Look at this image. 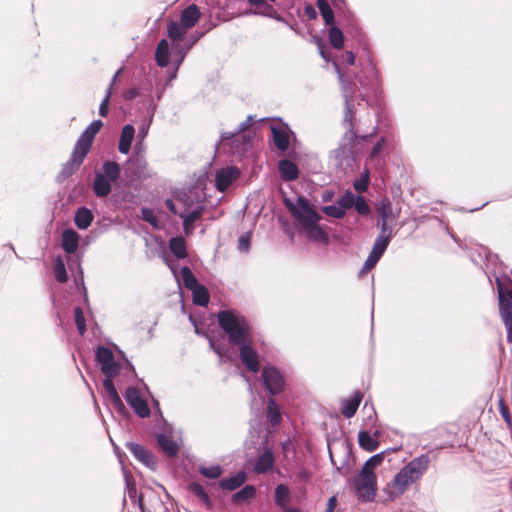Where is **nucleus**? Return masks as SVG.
Listing matches in <instances>:
<instances>
[{"mask_svg":"<svg viewBox=\"0 0 512 512\" xmlns=\"http://www.w3.org/2000/svg\"><path fill=\"white\" fill-rule=\"evenodd\" d=\"M217 320L229 341L239 346V355L243 365L253 373L259 372L260 361L257 352L251 345L250 324L247 319L234 311L224 310L217 314Z\"/></svg>","mask_w":512,"mask_h":512,"instance_id":"f257e3e1","label":"nucleus"},{"mask_svg":"<svg viewBox=\"0 0 512 512\" xmlns=\"http://www.w3.org/2000/svg\"><path fill=\"white\" fill-rule=\"evenodd\" d=\"M342 125L346 128V131L337 148L331 151L330 158L338 170L346 173L348 170H352L356 163L354 143L358 135L354 129V120L344 122L343 119Z\"/></svg>","mask_w":512,"mask_h":512,"instance_id":"f03ea898","label":"nucleus"},{"mask_svg":"<svg viewBox=\"0 0 512 512\" xmlns=\"http://www.w3.org/2000/svg\"><path fill=\"white\" fill-rule=\"evenodd\" d=\"M355 495L360 502H371L375 499L377 482L371 468L362 467L360 475L353 480Z\"/></svg>","mask_w":512,"mask_h":512,"instance_id":"7ed1b4c3","label":"nucleus"},{"mask_svg":"<svg viewBox=\"0 0 512 512\" xmlns=\"http://www.w3.org/2000/svg\"><path fill=\"white\" fill-rule=\"evenodd\" d=\"M284 204L303 227L316 224L321 219L320 215L310 206L309 202L301 196L297 198L295 203L289 199H285Z\"/></svg>","mask_w":512,"mask_h":512,"instance_id":"20e7f679","label":"nucleus"},{"mask_svg":"<svg viewBox=\"0 0 512 512\" xmlns=\"http://www.w3.org/2000/svg\"><path fill=\"white\" fill-rule=\"evenodd\" d=\"M184 286L192 292L193 303L199 306H207L209 303L208 289L199 284L198 280L188 266H184L180 271Z\"/></svg>","mask_w":512,"mask_h":512,"instance_id":"39448f33","label":"nucleus"},{"mask_svg":"<svg viewBox=\"0 0 512 512\" xmlns=\"http://www.w3.org/2000/svg\"><path fill=\"white\" fill-rule=\"evenodd\" d=\"M337 71L339 81L341 83L342 94L345 102V111H344V122H349L350 120H354L353 108H354V93H355V84L351 80L344 79V75L342 74L339 66L337 64L334 65Z\"/></svg>","mask_w":512,"mask_h":512,"instance_id":"423d86ee","label":"nucleus"},{"mask_svg":"<svg viewBox=\"0 0 512 512\" xmlns=\"http://www.w3.org/2000/svg\"><path fill=\"white\" fill-rule=\"evenodd\" d=\"M263 385L271 395L279 394L284 388V378L280 371L273 366H266L262 370Z\"/></svg>","mask_w":512,"mask_h":512,"instance_id":"0eeeda50","label":"nucleus"},{"mask_svg":"<svg viewBox=\"0 0 512 512\" xmlns=\"http://www.w3.org/2000/svg\"><path fill=\"white\" fill-rule=\"evenodd\" d=\"M414 482L410 479L406 471L401 470L394 476L389 485L384 489V493L389 500H394L402 495Z\"/></svg>","mask_w":512,"mask_h":512,"instance_id":"6e6552de","label":"nucleus"},{"mask_svg":"<svg viewBox=\"0 0 512 512\" xmlns=\"http://www.w3.org/2000/svg\"><path fill=\"white\" fill-rule=\"evenodd\" d=\"M96 359L105 376H116L119 373L120 365L115 361L110 348L99 346L96 350Z\"/></svg>","mask_w":512,"mask_h":512,"instance_id":"1a4fd4ad","label":"nucleus"},{"mask_svg":"<svg viewBox=\"0 0 512 512\" xmlns=\"http://www.w3.org/2000/svg\"><path fill=\"white\" fill-rule=\"evenodd\" d=\"M124 398L139 417L145 418L150 415V408L147 402L141 397L137 388L132 386L128 387L125 391Z\"/></svg>","mask_w":512,"mask_h":512,"instance_id":"9d476101","label":"nucleus"},{"mask_svg":"<svg viewBox=\"0 0 512 512\" xmlns=\"http://www.w3.org/2000/svg\"><path fill=\"white\" fill-rule=\"evenodd\" d=\"M429 463V457L425 454H422L412 459L403 467V469L406 471L410 479L415 483L425 474L429 467Z\"/></svg>","mask_w":512,"mask_h":512,"instance_id":"9b49d317","label":"nucleus"},{"mask_svg":"<svg viewBox=\"0 0 512 512\" xmlns=\"http://www.w3.org/2000/svg\"><path fill=\"white\" fill-rule=\"evenodd\" d=\"M231 141L230 146L233 153H245L252 145L251 138L235 132H224L221 134V142Z\"/></svg>","mask_w":512,"mask_h":512,"instance_id":"f8f14e48","label":"nucleus"},{"mask_svg":"<svg viewBox=\"0 0 512 512\" xmlns=\"http://www.w3.org/2000/svg\"><path fill=\"white\" fill-rule=\"evenodd\" d=\"M239 171L233 167H227L216 173V187L220 192H224L234 180L237 179Z\"/></svg>","mask_w":512,"mask_h":512,"instance_id":"ddd939ff","label":"nucleus"},{"mask_svg":"<svg viewBox=\"0 0 512 512\" xmlns=\"http://www.w3.org/2000/svg\"><path fill=\"white\" fill-rule=\"evenodd\" d=\"M126 448L133 454V456L136 459H138L146 466L150 467L155 464V460L152 453L149 450H147L144 446L135 442H128L126 444Z\"/></svg>","mask_w":512,"mask_h":512,"instance_id":"4468645a","label":"nucleus"},{"mask_svg":"<svg viewBox=\"0 0 512 512\" xmlns=\"http://www.w3.org/2000/svg\"><path fill=\"white\" fill-rule=\"evenodd\" d=\"M201 16L200 10L196 4H191L186 7L180 15V24L187 30L196 25Z\"/></svg>","mask_w":512,"mask_h":512,"instance_id":"2eb2a0df","label":"nucleus"},{"mask_svg":"<svg viewBox=\"0 0 512 512\" xmlns=\"http://www.w3.org/2000/svg\"><path fill=\"white\" fill-rule=\"evenodd\" d=\"M85 155L73 148L70 159L63 165L60 177L65 179L73 174V172L81 166L85 159Z\"/></svg>","mask_w":512,"mask_h":512,"instance_id":"dca6fc26","label":"nucleus"},{"mask_svg":"<svg viewBox=\"0 0 512 512\" xmlns=\"http://www.w3.org/2000/svg\"><path fill=\"white\" fill-rule=\"evenodd\" d=\"M363 395L360 391H355L350 398L344 399L341 403V412L346 418H351L357 412Z\"/></svg>","mask_w":512,"mask_h":512,"instance_id":"f3484780","label":"nucleus"},{"mask_svg":"<svg viewBox=\"0 0 512 512\" xmlns=\"http://www.w3.org/2000/svg\"><path fill=\"white\" fill-rule=\"evenodd\" d=\"M272 139L275 147L279 151H286L290 145L289 135L285 128L280 126H271Z\"/></svg>","mask_w":512,"mask_h":512,"instance_id":"a211bd4d","label":"nucleus"},{"mask_svg":"<svg viewBox=\"0 0 512 512\" xmlns=\"http://www.w3.org/2000/svg\"><path fill=\"white\" fill-rule=\"evenodd\" d=\"M112 181L104 174L97 172L93 182V191L97 197H106L112 190Z\"/></svg>","mask_w":512,"mask_h":512,"instance_id":"6ab92c4d","label":"nucleus"},{"mask_svg":"<svg viewBox=\"0 0 512 512\" xmlns=\"http://www.w3.org/2000/svg\"><path fill=\"white\" fill-rule=\"evenodd\" d=\"M135 128L131 124H126L121 131L118 149L122 154H128L131 149V144L134 139Z\"/></svg>","mask_w":512,"mask_h":512,"instance_id":"aec40b11","label":"nucleus"},{"mask_svg":"<svg viewBox=\"0 0 512 512\" xmlns=\"http://www.w3.org/2000/svg\"><path fill=\"white\" fill-rule=\"evenodd\" d=\"M79 245V235L78 233L69 228L65 229L62 233V248L68 254H73L76 252Z\"/></svg>","mask_w":512,"mask_h":512,"instance_id":"412c9836","label":"nucleus"},{"mask_svg":"<svg viewBox=\"0 0 512 512\" xmlns=\"http://www.w3.org/2000/svg\"><path fill=\"white\" fill-rule=\"evenodd\" d=\"M274 455L270 448H266L258 457L254 470L257 473H267L274 465Z\"/></svg>","mask_w":512,"mask_h":512,"instance_id":"4be33fe9","label":"nucleus"},{"mask_svg":"<svg viewBox=\"0 0 512 512\" xmlns=\"http://www.w3.org/2000/svg\"><path fill=\"white\" fill-rule=\"evenodd\" d=\"M278 167L280 176L285 181H293L299 176V169L297 165L288 159L279 161Z\"/></svg>","mask_w":512,"mask_h":512,"instance_id":"5701e85b","label":"nucleus"},{"mask_svg":"<svg viewBox=\"0 0 512 512\" xmlns=\"http://www.w3.org/2000/svg\"><path fill=\"white\" fill-rule=\"evenodd\" d=\"M203 210L202 206H197L191 212L179 213V217L183 219V230L186 234L193 231V224L201 217Z\"/></svg>","mask_w":512,"mask_h":512,"instance_id":"b1692460","label":"nucleus"},{"mask_svg":"<svg viewBox=\"0 0 512 512\" xmlns=\"http://www.w3.org/2000/svg\"><path fill=\"white\" fill-rule=\"evenodd\" d=\"M498 305L504 326H510L512 323V299L509 296H499Z\"/></svg>","mask_w":512,"mask_h":512,"instance_id":"393cba45","label":"nucleus"},{"mask_svg":"<svg viewBox=\"0 0 512 512\" xmlns=\"http://www.w3.org/2000/svg\"><path fill=\"white\" fill-rule=\"evenodd\" d=\"M95 136V133L86 128L76 141L74 149L81 152L82 155L84 154L86 156L92 147Z\"/></svg>","mask_w":512,"mask_h":512,"instance_id":"a878e982","label":"nucleus"},{"mask_svg":"<svg viewBox=\"0 0 512 512\" xmlns=\"http://www.w3.org/2000/svg\"><path fill=\"white\" fill-rule=\"evenodd\" d=\"M246 481V473L244 471H239L235 475L224 478L219 482V486L228 491L236 490L241 487Z\"/></svg>","mask_w":512,"mask_h":512,"instance_id":"bb28decb","label":"nucleus"},{"mask_svg":"<svg viewBox=\"0 0 512 512\" xmlns=\"http://www.w3.org/2000/svg\"><path fill=\"white\" fill-rule=\"evenodd\" d=\"M93 219L94 217L91 210L86 207H81L77 209L75 213L74 223L79 229L85 230L91 225Z\"/></svg>","mask_w":512,"mask_h":512,"instance_id":"cd10ccee","label":"nucleus"},{"mask_svg":"<svg viewBox=\"0 0 512 512\" xmlns=\"http://www.w3.org/2000/svg\"><path fill=\"white\" fill-rule=\"evenodd\" d=\"M157 443L160 448L170 457H174L178 453L177 443L166 434H159L157 437Z\"/></svg>","mask_w":512,"mask_h":512,"instance_id":"c85d7f7f","label":"nucleus"},{"mask_svg":"<svg viewBox=\"0 0 512 512\" xmlns=\"http://www.w3.org/2000/svg\"><path fill=\"white\" fill-rule=\"evenodd\" d=\"M169 248L176 258L183 259L187 257L186 242L183 237L179 236L171 238L169 241Z\"/></svg>","mask_w":512,"mask_h":512,"instance_id":"c756f323","label":"nucleus"},{"mask_svg":"<svg viewBox=\"0 0 512 512\" xmlns=\"http://www.w3.org/2000/svg\"><path fill=\"white\" fill-rule=\"evenodd\" d=\"M168 54H169L168 42L165 39H162L158 43L156 52H155V59H156L157 64L160 67H166L169 64Z\"/></svg>","mask_w":512,"mask_h":512,"instance_id":"7c9ffc66","label":"nucleus"},{"mask_svg":"<svg viewBox=\"0 0 512 512\" xmlns=\"http://www.w3.org/2000/svg\"><path fill=\"white\" fill-rule=\"evenodd\" d=\"M358 441L360 447L368 452L375 451L379 446V442L375 438H373L367 431L359 432Z\"/></svg>","mask_w":512,"mask_h":512,"instance_id":"2f4dec72","label":"nucleus"},{"mask_svg":"<svg viewBox=\"0 0 512 512\" xmlns=\"http://www.w3.org/2000/svg\"><path fill=\"white\" fill-rule=\"evenodd\" d=\"M188 490L196 496L207 508L212 506L209 495L203 488V486L198 482H192L188 486Z\"/></svg>","mask_w":512,"mask_h":512,"instance_id":"473e14b6","label":"nucleus"},{"mask_svg":"<svg viewBox=\"0 0 512 512\" xmlns=\"http://www.w3.org/2000/svg\"><path fill=\"white\" fill-rule=\"evenodd\" d=\"M367 73L369 75L368 82H366L362 78H359V83H360L361 87H363V88L369 87L374 92H376V90L378 88V74H377L376 67L372 62H370L367 66Z\"/></svg>","mask_w":512,"mask_h":512,"instance_id":"72a5a7b5","label":"nucleus"},{"mask_svg":"<svg viewBox=\"0 0 512 512\" xmlns=\"http://www.w3.org/2000/svg\"><path fill=\"white\" fill-rule=\"evenodd\" d=\"M376 210L380 220H389L396 217L393 215L391 201L387 198L382 199L377 203Z\"/></svg>","mask_w":512,"mask_h":512,"instance_id":"f704fd0d","label":"nucleus"},{"mask_svg":"<svg viewBox=\"0 0 512 512\" xmlns=\"http://www.w3.org/2000/svg\"><path fill=\"white\" fill-rule=\"evenodd\" d=\"M187 31L184 26L175 21H171L167 25V36L171 40H182Z\"/></svg>","mask_w":512,"mask_h":512,"instance_id":"c9c22d12","label":"nucleus"},{"mask_svg":"<svg viewBox=\"0 0 512 512\" xmlns=\"http://www.w3.org/2000/svg\"><path fill=\"white\" fill-rule=\"evenodd\" d=\"M102 173L104 174L107 179H109L112 182H115L119 176H120V167L118 163L114 161H106L102 165Z\"/></svg>","mask_w":512,"mask_h":512,"instance_id":"e433bc0d","label":"nucleus"},{"mask_svg":"<svg viewBox=\"0 0 512 512\" xmlns=\"http://www.w3.org/2000/svg\"><path fill=\"white\" fill-rule=\"evenodd\" d=\"M317 7L320 11V14L327 25H332L334 23L335 17L334 12L328 3L327 0H318Z\"/></svg>","mask_w":512,"mask_h":512,"instance_id":"4c0bfd02","label":"nucleus"},{"mask_svg":"<svg viewBox=\"0 0 512 512\" xmlns=\"http://www.w3.org/2000/svg\"><path fill=\"white\" fill-rule=\"evenodd\" d=\"M255 487L252 485H246L241 488L239 491L233 494L232 502L235 504L241 503L245 500L251 499L255 495Z\"/></svg>","mask_w":512,"mask_h":512,"instance_id":"58836bf2","label":"nucleus"},{"mask_svg":"<svg viewBox=\"0 0 512 512\" xmlns=\"http://www.w3.org/2000/svg\"><path fill=\"white\" fill-rule=\"evenodd\" d=\"M328 37H329V41H330L331 45L335 49L340 50L343 48L344 35L338 27L331 26L328 31Z\"/></svg>","mask_w":512,"mask_h":512,"instance_id":"ea45409f","label":"nucleus"},{"mask_svg":"<svg viewBox=\"0 0 512 512\" xmlns=\"http://www.w3.org/2000/svg\"><path fill=\"white\" fill-rule=\"evenodd\" d=\"M495 281L497 285L498 297L508 296L507 292L509 291V288L512 286L511 277L507 274H501L499 276H496Z\"/></svg>","mask_w":512,"mask_h":512,"instance_id":"a19ab883","label":"nucleus"},{"mask_svg":"<svg viewBox=\"0 0 512 512\" xmlns=\"http://www.w3.org/2000/svg\"><path fill=\"white\" fill-rule=\"evenodd\" d=\"M267 414L269 421L273 426L279 425L281 422V413L274 399H269L267 404Z\"/></svg>","mask_w":512,"mask_h":512,"instance_id":"79ce46f5","label":"nucleus"},{"mask_svg":"<svg viewBox=\"0 0 512 512\" xmlns=\"http://www.w3.org/2000/svg\"><path fill=\"white\" fill-rule=\"evenodd\" d=\"M303 228L306 230V233L309 238L321 242L327 241V235L324 232V230L318 225V223Z\"/></svg>","mask_w":512,"mask_h":512,"instance_id":"37998d69","label":"nucleus"},{"mask_svg":"<svg viewBox=\"0 0 512 512\" xmlns=\"http://www.w3.org/2000/svg\"><path fill=\"white\" fill-rule=\"evenodd\" d=\"M198 472L208 479H218L222 475L223 469L220 465L199 466Z\"/></svg>","mask_w":512,"mask_h":512,"instance_id":"c03bdc74","label":"nucleus"},{"mask_svg":"<svg viewBox=\"0 0 512 512\" xmlns=\"http://www.w3.org/2000/svg\"><path fill=\"white\" fill-rule=\"evenodd\" d=\"M288 496H289V489L286 485L284 484H279L276 488H275V503L281 507V508H284L287 504V500H288Z\"/></svg>","mask_w":512,"mask_h":512,"instance_id":"a18cd8bd","label":"nucleus"},{"mask_svg":"<svg viewBox=\"0 0 512 512\" xmlns=\"http://www.w3.org/2000/svg\"><path fill=\"white\" fill-rule=\"evenodd\" d=\"M54 274L55 278L60 283H66L68 281V274L66 271L65 263L62 258L58 257L54 263Z\"/></svg>","mask_w":512,"mask_h":512,"instance_id":"49530a36","label":"nucleus"},{"mask_svg":"<svg viewBox=\"0 0 512 512\" xmlns=\"http://www.w3.org/2000/svg\"><path fill=\"white\" fill-rule=\"evenodd\" d=\"M201 37L200 34H194V35H191L189 37V39L187 40L188 43H186L185 45H179L177 48H178V53L180 54V57L177 61V67L181 64V62L183 61L186 53L190 50V48L199 40V38Z\"/></svg>","mask_w":512,"mask_h":512,"instance_id":"de8ad7c7","label":"nucleus"},{"mask_svg":"<svg viewBox=\"0 0 512 512\" xmlns=\"http://www.w3.org/2000/svg\"><path fill=\"white\" fill-rule=\"evenodd\" d=\"M209 345L211 349L218 355L220 362H224L227 359V351L225 346L214 338H209Z\"/></svg>","mask_w":512,"mask_h":512,"instance_id":"09e8293b","label":"nucleus"},{"mask_svg":"<svg viewBox=\"0 0 512 512\" xmlns=\"http://www.w3.org/2000/svg\"><path fill=\"white\" fill-rule=\"evenodd\" d=\"M75 323L80 335H84L86 332V321L80 307L74 308Z\"/></svg>","mask_w":512,"mask_h":512,"instance_id":"8fccbe9b","label":"nucleus"},{"mask_svg":"<svg viewBox=\"0 0 512 512\" xmlns=\"http://www.w3.org/2000/svg\"><path fill=\"white\" fill-rule=\"evenodd\" d=\"M322 211L326 215H328L330 217H333V218H336V219H341L345 215V211L343 210V208L339 204L338 205L324 206L322 208Z\"/></svg>","mask_w":512,"mask_h":512,"instance_id":"3c124183","label":"nucleus"},{"mask_svg":"<svg viewBox=\"0 0 512 512\" xmlns=\"http://www.w3.org/2000/svg\"><path fill=\"white\" fill-rule=\"evenodd\" d=\"M127 490H128L129 497L132 500L137 502L140 512H145V508H144V504H143V495H141V494L137 495L136 487L134 485H130L128 482H127Z\"/></svg>","mask_w":512,"mask_h":512,"instance_id":"603ef678","label":"nucleus"},{"mask_svg":"<svg viewBox=\"0 0 512 512\" xmlns=\"http://www.w3.org/2000/svg\"><path fill=\"white\" fill-rule=\"evenodd\" d=\"M142 219L148 222L151 226L157 228L158 227V219L155 216L154 212L150 208H142L141 210Z\"/></svg>","mask_w":512,"mask_h":512,"instance_id":"864d4df0","label":"nucleus"},{"mask_svg":"<svg viewBox=\"0 0 512 512\" xmlns=\"http://www.w3.org/2000/svg\"><path fill=\"white\" fill-rule=\"evenodd\" d=\"M381 257H382V255L371 251L364 263L362 272L371 270L373 267H375V265L377 264V262L380 260Z\"/></svg>","mask_w":512,"mask_h":512,"instance_id":"5fc2aeb1","label":"nucleus"},{"mask_svg":"<svg viewBox=\"0 0 512 512\" xmlns=\"http://www.w3.org/2000/svg\"><path fill=\"white\" fill-rule=\"evenodd\" d=\"M381 257H382V255L371 251L364 263L362 272L371 270L373 267H375V265L377 264V262L380 260Z\"/></svg>","mask_w":512,"mask_h":512,"instance_id":"6e6d98bb","label":"nucleus"},{"mask_svg":"<svg viewBox=\"0 0 512 512\" xmlns=\"http://www.w3.org/2000/svg\"><path fill=\"white\" fill-rule=\"evenodd\" d=\"M381 257H382V255L371 251L364 263L362 272L371 270L373 267H375V265L377 264V262L380 260Z\"/></svg>","mask_w":512,"mask_h":512,"instance_id":"4d7b16f0","label":"nucleus"},{"mask_svg":"<svg viewBox=\"0 0 512 512\" xmlns=\"http://www.w3.org/2000/svg\"><path fill=\"white\" fill-rule=\"evenodd\" d=\"M381 257H382V255L371 251L364 263L362 272L371 270L373 267H375V265L377 264V262L380 260Z\"/></svg>","mask_w":512,"mask_h":512,"instance_id":"13d9d810","label":"nucleus"},{"mask_svg":"<svg viewBox=\"0 0 512 512\" xmlns=\"http://www.w3.org/2000/svg\"><path fill=\"white\" fill-rule=\"evenodd\" d=\"M106 393L110 397L111 402L116 409L120 411L125 409L124 404L115 387L112 390L107 391Z\"/></svg>","mask_w":512,"mask_h":512,"instance_id":"bf43d9fd","label":"nucleus"},{"mask_svg":"<svg viewBox=\"0 0 512 512\" xmlns=\"http://www.w3.org/2000/svg\"><path fill=\"white\" fill-rule=\"evenodd\" d=\"M131 161H132L133 165L136 167L137 173L139 175L143 174L144 170L147 167V162L144 159V157L142 155H138V154L134 153Z\"/></svg>","mask_w":512,"mask_h":512,"instance_id":"052dcab7","label":"nucleus"},{"mask_svg":"<svg viewBox=\"0 0 512 512\" xmlns=\"http://www.w3.org/2000/svg\"><path fill=\"white\" fill-rule=\"evenodd\" d=\"M389 242L390 241L384 239V237L383 238H378L377 237L375 239V242H374V245H373L371 251L374 252V253H378L380 255H383L384 252L386 251L388 245H389Z\"/></svg>","mask_w":512,"mask_h":512,"instance_id":"680f3d73","label":"nucleus"},{"mask_svg":"<svg viewBox=\"0 0 512 512\" xmlns=\"http://www.w3.org/2000/svg\"><path fill=\"white\" fill-rule=\"evenodd\" d=\"M387 221L388 220H384V219L380 220L379 219L378 225L380 227V233H379V235L377 237L378 238H383L384 237V239L390 241L391 236H392V230L388 226Z\"/></svg>","mask_w":512,"mask_h":512,"instance_id":"e2e57ef3","label":"nucleus"},{"mask_svg":"<svg viewBox=\"0 0 512 512\" xmlns=\"http://www.w3.org/2000/svg\"><path fill=\"white\" fill-rule=\"evenodd\" d=\"M354 201H355V196L353 193L351 192H347L345 195H343L339 201H338V204L343 208V210L345 211V209L347 208H351L353 205H354Z\"/></svg>","mask_w":512,"mask_h":512,"instance_id":"0e129e2a","label":"nucleus"},{"mask_svg":"<svg viewBox=\"0 0 512 512\" xmlns=\"http://www.w3.org/2000/svg\"><path fill=\"white\" fill-rule=\"evenodd\" d=\"M354 205H355V208L358 211V213H360L362 215L367 214L369 212V210H370L367 202L364 199V197H362L360 195H358L355 198Z\"/></svg>","mask_w":512,"mask_h":512,"instance_id":"69168bd1","label":"nucleus"},{"mask_svg":"<svg viewBox=\"0 0 512 512\" xmlns=\"http://www.w3.org/2000/svg\"><path fill=\"white\" fill-rule=\"evenodd\" d=\"M499 412H500L502 418L504 419V421L509 426H511L512 425L511 414H510L509 408L506 406L503 399L499 400Z\"/></svg>","mask_w":512,"mask_h":512,"instance_id":"338daca9","label":"nucleus"},{"mask_svg":"<svg viewBox=\"0 0 512 512\" xmlns=\"http://www.w3.org/2000/svg\"><path fill=\"white\" fill-rule=\"evenodd\" d=\"M384 459V452L377 453L371 456L363 467L371 468L373 470L374 467L379 465Z\"/></svg>","mask_w":512,"mask_h":512,"instance_id":"774afa93","label":"nucleus"}]
</instances>
